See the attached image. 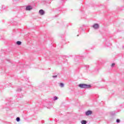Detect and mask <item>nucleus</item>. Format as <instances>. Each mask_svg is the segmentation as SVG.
I'll use <instances>...</instances> for the list:
<instances>
[{"mask_svg":"<svg viewBox=\"0 0 124 124\" xmlns=\"http://www.w3.org/2000/svg\"><path fill=\"white\" fill-rule=\"evenodd\" d=\"M93 114V111L92 110H88L85 112V115L86 116H89V115H92Z\"/></svg>","mask_w":124,"mask_h":124,"instance_id":"7ed1b4c3","label":"nucleus"},{"mask_svg":"<svg viewBox=\"0 0 124 124\" xmlns=\"http://www.w3.org/2000/svg\"><path fill=\"white\" fill-rule=\"evenodd\" d=\"M111 116H115L116 115V111H112L110 112Z\"/></svg>","mask_w":124,"mask_h":124,"instance_id":"423d86ee","label":"nucleus"},{"mask_svg":"<svg viewBox=\"0 0 124 124\" xmlns=\"http://www.w3.org/2000/svg\"><path fill=\"white\" fill-rule=\"evenodd\" d=\"M52 77L53 78H57V77H58V76H53Z\"/></svg>","mask_w":124,"mask_h":124,"instance_id":"dca6fc26","label":"nucleus"},{"mask_svg":"<svg viewBox=\"0 0 124 124\" xmlns=\"http://www.w3.org/2000/svg\"><path fill=\"white\" fill-rule=\"evenodd\" d=\"M78 36H79V35H78Z\"/></svg>","mask_w":124,"mask_h":124,"instance_id":"6ab92c4d","label":"nucleus"},{"mask_svg":"<svg viewBox=\"0 0 124 124\" xmlns=\"http://www.w3.org/2000/svg\"><path fill=\"white\" fill-rule=\"evenodd\" d=\"M120 122H121V120H120V119H117L116 120V123L117 124H119V123H120Z\"/></svg>","mask_w":124,"mask_h":124,"instance_id":"ddd939ff","label":"nucleus"},{"mask_svg":"<svg viewBox=\"0 0 124 124\" xmlns=\"http://www.w3.org/2000/svg\"><path fill=\"white\" fill-rule=\"evenodd\" d=\"M93 28L94 29V30H97V29L99 28V25L97 23H95L93 25Z\"/></svg>","mask_w":124,"mask_h":124,"instance_id":"f03ea898","label":"nucleus"},{"mask_svg":"<svg viewBox=\"0 0 124 124\" xmlns=\"http://www.w3.org/2000/svg\"><path fill=\"white\" fill-rule=\"evenodd\" d=\"M3 9H5L4 6H2V10H3Z\"/></svg>","mask_w":124,"mask_h":124,"instance_id":"f3484780","label":"nucleus"},{"mask_svg":"<svg viewBox=\"0 0 124 124\" xmlns=\"http://www.w3.org/2000/svg\"><path fill=\"white\" fill-rule=\"evenodd\" d=\"M21 91H22V89L21 88H18L17 90V92H21Z\"/></svg>","mask_w":124,"mask_h":124,"instance_id":"4468645a","label":"nucleus"},{"mask_svg":"<svg viewBox=\"0 0 124 124\" xmlns=\"http://www.w3.org/2000/svg\"><path fill=\"white\" fill-rule=\"evenodd\" d=\"M46 108H47V109H51V108H52V106H47Z\"/></svg>","mask_w":124,"mask_h":124,"instance_id":"f8f14e48","label":"nucleus"},{"mask_svg":"<svg viewBox=\"0 0 124 124\" xmlns=\"http://www.w3.org/2000/svg\"><path fill=\"white\" fill-rule=\"evenodd\" d=\"M60 86L61 88H63V87H64V84L63 83H60Z\"/></svg>","mask_w":124,"mask_h":124,"instance_id":"1a4fd4ad","label":"nucleus"},{"mask_svg":"<svg viewBox=\"0 0 124 124\" xmlns=\"http://www.w3.org/2000/svg\"><path fill=\"white\" fill-rule=\"evenodd\" d=\"M16 122H20V117H17L16 118Z\"/></svg>","mask_w":124,"mask_h":124,"instance_id":"9d476101","label":"nucleus"},{"mask_svg":"<svg viewBox=\"0 0 124 124\" xmlns=\"http://www.w3.org/2000/svg\"><path fill=\"white\" fill-rule=\"evenodd\" d=\"M39 13L40 14V15H44V14H45V12L44 10L41 9L39 10Z\"/></svg>","mask_w":124,"mask_h":124,"instance_id":"39448f33","label":"nucleus"},{"mask_svg":"<svg viewBox=\"0 0 124 124\" xmlns=\"http://www.w3.org/2000/svg\"><path fill=\"white\" fill-rule=\"evenodd\" d=\"M32 9V7L31 5H28L26 7V10L30 11V10H31Z\"/></svg>","mask_w":124,"mask_h":124,"instance_id":"20e7f679","label":"nucleus"},{"mask_svg":"<svg viewBox=\"0 0 124 124\" xmlns=\"http://www.w3.org/2000/svg\"><path fill=\"white\" fill-rule=\"evenodd\" d=\"M17 45H21L22 44V42L18 41L16 42Z\"/></svg>","mask_w":124,"mask_h":124,"instance_id":"6e6552de","label":"nucleus"},{"mask_svg":"<svg viewBox=\"0 0 124 124\" xmlns=\"http://www.w3.org/2000/svg\"><path fill=\"white\" fill-rule=\"evenodd\" d=\"M81 123L82 124H87V121L82 120V121H81Z\"/></svg>","mask_w":124,"mask_h":124,"instance_id":"0eeeda50","label":"nucleus"},{"mask_svg":"<svg viewBox=\"0 0 124 124\" xmlns=\"http://www.w3.org/2000/svg\"><path fill=\"white\" fill-rule=\"evenodd\" d=\"M53 100H58V97L57 96H54Z\"/></svg>","mask_w":124,"mask_h":124,"instance_id":"9b49d317","label":"nucleus"},{"mask_svg":"<svg viewBox=\"0 0 124 124\" xmlns=\"http://www.w3.org/2000/svg\"><path fill=\"white\" fill-rule=\"evenodd\" d=\"M81 31H83V29H81Z\"/></svg>","mask_w":124,"mask_h":124,"instance_id":"a211bd4d","label":"nucleus"},{"mask_svg":"<svg viewBox=\"0 0 124 124\" xmlns=\"http://www.w3.org/2000/svg\"><path fill=\"white\" fill-rule=\"evenodd\" d=\"M78 87L81 89H90L92 88V85L91 84H80L78 85Z\"/></svg>","mask_w":124,"mask_h":124,"instance_id":"f257e3e1","label":"nucleus"},{"mask_svg":"<svg viewBox=\"0 0 124 124\" xmlns=\"http://www.w3.org/2000/svg\"><path fill=\"white\" fill-rule=\"evenodd\" d=\"M114 66H115V63H113L111 64V67H113Z\"/></svg>","mask_w":124,"mask_h":124,"instance_id":"2eb2a0df","label":"nucleus"}]
</instances>
